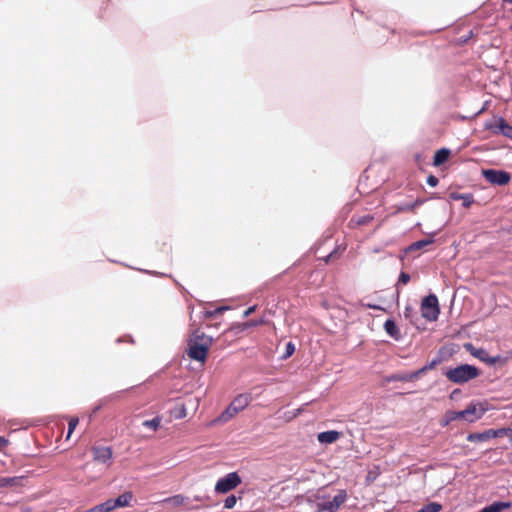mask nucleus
Segmentation results:
<instances>
[{
    "label": "nucleus",
    "instance_id": "nucleus-1",
    "mask_svg": "<svg viewBox=\"0 0 512 512\" xmlns=\"http://www.w3.org/2000/svg\"><path fill=\"white\" fill-rule=\"evenodd\" d=\"M492 409L487 400H473L462 411H450L447 413V420H462L467 423H474L480 420Z\"/></svg>",
    "mask_w": 512,
    "mask_h": 512
},
{
    "label": "nucleus",
    "instance_id": "nucleus-2",
    "mask_svg": "<svg viewBox=\"0 0 512 512\" xmlns=\"http://www.w3.org/2000/svg\"><path fill=\"white\" fill-rule=\"evenodd\" d=\"M211 345V337L196 331L189 339L187 353L191 359L203 363Z\"/></svg>",
    "mask_w": 512,
    "mask_h": 512
},
{
    "label": "nucleus",
    "instance_id": "nucleus-3",
    "mask_svg": "<svg viewBox=\"0 0 512 512\" xmlns=\"http://www.w3.org/2000/svg\"><path fill=\"white\" fill-rule=\"evenodd\" d=\"M346 490L339 489L334 494L319 493L316 497L317 512H337L347 501Z\"/></svg>",
    "mask_w": 512,
    "mask_h": 512
},
{
    "label": "nucleus",
    "instance_id": "nucleus-4",
    "mask_svg": "<svg viewBox=\"0 0 512 512\" xmlns=\"http://www.w3.org/2000/svg\"><path fill=\"white\" fill-rule=\"evenodd\" d=\"M445 377L455 384H464L479 377L480 370L469 364H461L448 368L444 372Z\"/></svg>",
    "mask_w": 512,
    "mask_h": 512
},
{
    "label": "nucleus",
    "instance_id": "nucleus-5",
    "mask_svg": "<svg viewBox=\"0 0 512 512\" xmlns=\"http://www.w3.org/2000/svg\"><path fill=\"white\" fill-rule=\"evenodd\" d=\"M251 401L252 396L250 393H243L236 396L228 408L223 412L221 418L226 421L234 417L236 414L243 411Z\"/></svg>",
    "mask_w": 512,
    "mask_h": 512
},
{
    "label": "nucleus",
    "instance_id": "nucleus-6",
    "mask_svg": "<svg viewBox=\"0 0 512 512\" xmlns=\"http://www.w3.org/2000/svg\"><path fill=\"white\" fill-rule=\"evenodd\" d=\"M241 482L242 480L239 474L237 472H231L217 480L214 490L216 493L225 494L235 489Z\"/></svg>",
    "mask_w": 512,
    "mask_h": 512
},
{
    "label": "nucleus",
    "instance_id": "nucleus-7",
    "mask_svg": "<svg viewBox=\"0 0 512 512\" xmlns=\"http://www.w3.org/2000/svg\"><path fill=\"white\" fill-rule=\"evenodd\" d=\"M440 313L438 299L435 295L425 297L421 302V315L428 321H435Z\"/></svg>",
    "mask_w": 512,
    "mask_h": 512
},
{
    "label": "nucleus",
    "instance_id": "nucleus-8",
    "mask_svg": "<svg viewBox=\"0 0 512 512\" xmlns=\"http://www.w3.org/2000/svg\"><path fill=\"white\" fill-rule=\"evenodd\" d=\"M484 178L493 185L503 186L510 182L511 176L503 170L486 169L482 171Z\"/></svg>",
    "mask_w": 512,
    "mask_h": 512
},
{
    "label": "nucleus",
    "instance_id": "nucleus-9",
    "mask_svg": "<svg viewBox=\"0 0 512 512\" xmlns=\"http://www.w3.org/2000/svg\"><path fill=\"white\" fill-rule=\"evenodd\" d=\"M486 129L493 133H500L506 137L512 138V127L500 117H495L485 124Z\"/></svg>",
    "mask_w": 512,
    "mask_h": 512
},
{
    "label": "nucleus",
    "instance_id": "nucleus-10",
    "mask_svg": "<svg viewBox=\"0 0 512 512\" xmlns=\"http://www.w3.org/2000/svg\"><path fill=\"white\" fill-rule=\"evenodd\" d=\"M504 431L500 429H488L481 433H471L467 436V440L470 442H486L492 438L503 437Z\"/></svg>",
    "mask_w": 512,
    "mask_h": 512
},
{
    "label": "nucleus",
    "instance_id": "nucleus-11",
    "mask_svg": "<svg viewBox=\"0 0 512 512\" xmlns=\"http://www.w3.org/2000/svg\"><path fill=\"white\" fill-rule=\"evenodd\" d=\"M133 500V494L131 492H125L119 495L116 499H109L110 504H112L113 511L117 508H123L131 505Z\"/></svg>",
    "mask_w": 512,
    "mask_h": 512
},
{
    "label": "nucleus",
    "instance_id": "nucleus-12",
    "mask_svg": "<svg viewBox=\"0 0 512 512\" xmlns=\"http://www.w3.org/2000/svg\"><path fill=\"white\" fill-rule=\"evenodd\" d=\"M464 348L470 352V354L476 358H478L479 360H481L482 362L486 363V362H491L492 360H490V355L487 353L486 350L484 349H481V348H475L471 343H466L464 344Z\"/></svg>",
    "mask_w": 512,
    "mask_h": 512
},
{
    "label": "nucleus",
    "instance_id": "nucleus-13",
    "mask_svg": "<svg viewBox=\"0 0 512 512\" xmlns=\"http://www.w3.org/2000/svg\"><path fill=\"white\" fill-rule=\"evenodd\" d=\"M93 456L95 461L105 464L111 459L112 452L108 447H95Z\"/></svg>",
    "mask_w": 512,
    "mask_h": 512
},
{
    "label": "nucleus",
    "instance_id": "nucleus-14",
    "mask_svg": "<svg viewBox=\"0 0 512 512\" xmlns=\"http://www.w3.org/2000/svg\"><path fill=\"white\" fill-rule=\"evenodd\" d=\"M340 437V433L334 430L325 431L318 434L317 439L322 444H331L337 441Z\"/></svg>",
    "mask_w": 512,
    "mask_h": 512
},
{
    "label": "nucleus",
    "instance_id": "nucleus-15",
    "mask_svg": "<svg viewBox=\"0 0 512 512\" xmlns=\"http://www.w3.org/2000/svg\"><path fill=\"white\" fill-rule=\"evenodd\" d=\"M449 157H450L449 149H446V148L439 149L434 154L433 164L435 166H440L441 164L446 162Z\"/></svg>",
    "mask_w": 512,
    "mask_h": 512
},
{
    "label": "nucleus",
    "instance_id": "nucleus-16",
    "mask_svg": "<svg viewBox=\"0 0 512 512\" xmlns=\"http://www.w3.org/2000/svg\"><path fill=\"white\" fill-rule=\"evenodd\" d=\"M384 330L389 336H391L394 339H398L400 336L399 329L396 323L391 319H388L384 323Z\"/></svg>",
    "mask_w": 512,
    "mask_h": 512
},
{
    "label": "nucleus",
    "instance_id": "nucleus-17",
    "mask_svg": "<svg viewBox=\"0 0 512 512\" xmlns=\"http://www.w3.org/2000/svg\"><path fill=\"white\" fill-rule=\"evenodd\" d=\"M510 507L511 504L509 502H495L492 505L483 508L480 512H502Z\"/></svg>",
    "mask_w": 512,
    "mask_h": 512
},
{
    "label": "nucleus",
    "instance_id": "nucleus-18",
    "mask_svg": "<svg viewBox=\"0 0 512 512\" xmlns=\"http://www.w3.org/2000/svg\"><path fill=\"white\" fill-rule=\"evenodd\" d=\"M450 199H452V200L462 199V206L465 208H469L472 205V203L474 202L473 196L471 194L451 193Z\"/></svg>",
    "mask_w": 512,
    "mask_h": 512
},
{
    "label": "nucleus",
    "instance_id": "nucleus-19",
    "mask_svg": "<svg viewBox=\"0 0 512 512\" xmlns=\"http://www.w3.org/2000/svg\"><path fill=\"white\" fill-rule=\"evenodd\" d=\"M301 412L302 409L300 408L282 411L280 414V418L286 422H289L297 418L301 414Z\"/></svg>",
    "mask_w": 512,
    "mask_h": 512
},
{
    "label": "nucleus",
    "instance_id": "nucleus-20",
    "mask_svg": "<svg viewBox=\"0 0 512 512\" xmlns=\"http://www.w3.org/2000/svg\"><path fill=\"white\" fill-rule=\"evenodd\" d=\"M264 321L263 320H259V321H250V322H245V323H242V324H234L230 329L231 330H235L237 332H242L246 329H249L251 327H254V326H257V325H260L262 324Z\"/></svg>",
    "mask_w": 512,
    "mask_h": 512
},
{
    "label": "nucleus",
    "instance_id": "nucleus-21",
    "mask_svg": "<svg viewBox=\"0 0 512 512\" xmlns=\"http://www.w3.org/2000/svg\"><path fill=\"white\" fill-rule=\"evenodd\" d=\"M512 359V352L506 354L505 356H495V357H491L490 356V360H492L491 362H486V364L488 365H505L509 360Z\"/></svg>",
    "mask_w": 512,
    "mask_h": 512
},
{
    "label": "nucleus",
    "instance_id": "nucleus-22",
    "mask_svg": "<svg viewBox=\"0 0 512 512\" xmlns=\"http://www.w3.org/2000/svg\"><path fill=\"white\" fill-rule=\"evenodd\" d=\"M112 504H110L109 499L105 502L96 505L95 507L86 510L85 512H112Z\"/></svg>",
    "mask_w": 512,
    "mask_h": 512
},
{
    "label": "nucleus",
    "instance_id": "nucleus-23",
    "mask_svg": "<svg viewBox=\"0 0 512 512\" xmlns=\"http://www.w3.org/2000/svg\"><path fill=\"white\" fill-rule=\"evenodd\" d=\"M440 361L438 359H433L431 362L423 366L420 370L414 373V377H418L419 375L426 373L427 371H430L434 369Z\"/></svg>",
    "mask_w": 512,
    "mask_h": 512
},
{
    "label": "nucleus",
    "instance_id": "nucleus-24",
    "mask_svg": "<svg viewBox=\"0 0 512 512\" xmlns=\"http://www.w3.org/2000/svg\"><path fill=\"white\" fill-rule=\"evenodd\" d=\"M442 509V506L439 503L432 502L425 505L418 512H439Z\"/></svg>",
    "mask_w": 512,
    "mask_h": 512
},
{
    "label": "nucleus",
    "instance_id": "nucleus-25",
    "mask_svg": "<svg viewBox=\"0 0 512 512\" xmlns=\"http://www.w3.org/2000/svg\"><path fill=\"white\" fill-rule=\"evenodd\" d=\"M175 418H184L186 416V408L183 404H178L172 411Z\"/></svg>",
    "mask_w": 512,
    "mask_h": 512
},
{
    "label": "nucleus",
    "instance_id": "nucleus-26",
    "mask_svg": "<svg viewBox=\"0 0 512 512\" xmlns=\"http://www.w3.org/2000/svg\"><path fill=\"white\" fill-rule=\"evenodd\" d=\"M160 425V419L159 418H154L152 420H146L143 422V426L151 429V430H157V428L159 427Z\"/></svg>",
    "mask_w": 512,
    "mask_h": 512
},
{
    "label": "nucleus",
    "instance_id": "nucleus-27",
    "mask_svg": "<svg viewBox=\"0 0 512 512\" xmlns=\"http://www.w3.org/2000/svg\"><path fill=\"white\" fill-rule=\"evenodd\" d=\"M78 418H71L69 420V424H68V433H67V439H69L73 433V431L75 430V428L77 427L78 425Z\"/></svg>",
    "mask_w": 512,
    "mask_h": 512
},
{
    "label": "nucleus",
    "instance_id": "nucleus-28",
    "mask_svg": "<svg viewBox=\"0 0 512 512\" xmlns=\"http://www.w3.org/2000/svg\"><path fill=\"white\" fill-rule=\"evenodd\" d=\"M237 503V498L234 495L228 496L224 501V507L226 509H232Z\"/></svg>",
    "mask_w": 512,
    "mask_h": 512
},
{
    "label": "nucleus",
    "instance_id": "nucleus-29",
    "mask_svg": "<svg viewBox=\"0 0 512 512\" xmlns=\"http://www.w3.org/2000/svg\"><path fill=\"white\" fill-rule=\"evenodd\" d=\"M431 241L430 240H423V241H418L416 243H414L411 248H416V249H419L421 248L422 246H425V245H428L430 244Z\"/></svg>",
    "mask_w": 512,
    "mask_h": 512
},
{
    "label": "nucleus",
    "instance_id": "nucleus-30",
    "mask_svg": "<svg viewBox=\"0 0 512 512\" xmlns=\"http://www.w3.org/2000/svg\"><path fill=\"white\" fill-rule=\"evenodd\" d=\"M501 431H504L503 437H508L510 442L512 443V428H501Z\"/></svg>",
    "mask_w": 512,
    "mask_h": 512
},
{
    "label": "nucleus",
    "instance_id": "nucleus-31",
    "mask_svg": "<svg viewBox=\"0 0 512 512\" xmlns=\"http://www.w3.org/2000/svg\"><path fill=\"white\" fill-rule=\"evenodd\" d=\"M378 476V471L375 470V471H370L367 475V481L368 482H372L374 481Z\"/></svg>",
    "mask_w": 512,
    "mask_h": 512
},
{
    "label": "nucleus",
    "instance_id": "nucleus-32",
    "mask_svg": "<svg viewBox=\"0 0 512 512\" xmlns=\"http://www.w3.org/2000/svg\"><path fill=\"white\" fill-rule=\"evenodd\" d=\"M410 280V277L408 274L406 273H402L399 277V282L403 283V284H407Z\"/></svg>",
    "mask_w": 512,
    "mask_h": 512
},
{
    "label": "nucleus",
    "instance_id": "nucleus-33",
    "mask_svg": "<svg viewBox=\"0 0 512 512\" xmlns=\"http://www.w3.org/2000/svg\"><path fill=\"white\" fill-rule=\"evenodd\" d=\"M427 183L430 185V186H436L438 184V179L434 176H429L428 179H427Z\"/></svg>",
    "mask_w": 512,
    "mask_h": 512
},
{
    "label": "nucleus",
    "instance_id": "nucleus-34",
    "mask_svg": "<svg viewBox=\"0 0 512 512\" xmlns=\"http://www.w3.org/2000/svg\"><path fill=\"white\" fill-rule=\"evenodd\" d=\"M255 311V306L249 307L247 310L244 311L243 317L246 318L249 315H251Z\"/></svg>",
    "mask_w": 512,
    "mask_h": 512
},
{
    "label": "nucleus",
    "instance_id": "nucleus-35",
    "mask_svg": "<svg viewBox=\"0 0 512 512\" xmlns=\"http://www.w3.org/2000/svg\"><path fill=\"white\" fill-rule=\"evenodd\" d=\"M170 501H172L175 504H182L184 499L181 496H175Z\"/></svg>",
    "mask_w": 512,
    "mask_h": 512
},
{
    "label": "nucleus",
    "instance_id": "nucleus-36",
    "mask_svg": "<svg viewBox=\"0 0 512 512\" xmlns=\"http://www.w3.org/2000/svg\"><path fill=\"white\" fill-rule=\"evenodd\" d=\"M460 395V390L458 389H455L451 392L450 394V399L454 400L457 398V396Z\"/></svg>",
    "mask_w": 512,
    "mask_h": 512
},
{
    "label": "nucleus",
    "instance_id": "nucleus-37",
    "mask_svg": "<svg viewBox=\"0 0 512 512\" xmlns=\"http://www.w3.org/2000/svg\"><path fill=\"white\" fill-rule=\"evenodd\" d=\"M293 352H294V346L291 343H288L287 344V356L292 355Z\"/></svg>",
    "mask_w": 512,
    "mask_h": 512
},
{
    "label": "nucleus",
    "instance_id": "nucleus-38",
    "mask_svg": "<svg viewBox=\"0 0 512 512\" xmlns=\"http://www.w3.org/2000/svg\"><path fill=\"white\" fill-rule=\"evenodd\" d=\"M7 444H8V441L4 437L0 436V450L3 449L4 447H6Z\"/></svg>",
    "mask_w": 512,
    "mask_h": 512
},
{
    "label": "nucleus",
    "instance_id": "nucleus-39",
    "mask_svg": "<svg viewBox=\"0 0 512 512\" xmlns=\"http://www.w3.org/2000/svg\"><path fill=\"white\" fill-rule=\"evenodd\" d=\"M227 309H228V307L223 306V307H220V308L216 309L215 313H221V312H223V311H225Z\"/></svg>",
    "mask_w": 512,
    "mask_h": 512
},
{
    "label": "nucleus",
    "instance_id": "nucleus-40",
    "mask_svg": "<svg viewBox=\"0 0 512 512\" xmlns=\"http://www.w3.org/2000/svg\"><path fill=\"white\" fill-rule=\"evenodd\" d=\"M368 307L372 308V309H379V310H384L383 308H381L380 306H377V305H368Z\"/></svg>",
    "mask_w": 512,
    "mask_h": 512
}]
</instances>
